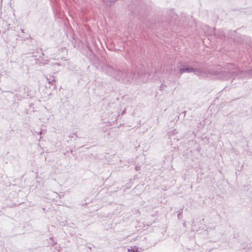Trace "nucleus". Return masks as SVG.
<instances>
[{
    "label": "nucleus",
    "instance_id": "1",
    "mask_svg": "<svg viewBox=\"0 0 252 252\" xmlns=\"http://www.w3.org/2000/svg\"><path fill=\"white\" fill-rule=\"evenodd\" d=\"M214 70H217L220 73H225L224 74L225 76L224 78H217V79H220L222 80H227L228 79H234L237 76L240 74H244L245 72L240 69L239 67H237L234 63H228L225 64L223 67H220L219 65L216 68H214Z\"/></svg>",
    "mask_w": 252,
    "mask_h": 252
},
{
    "label": "nucleus",
    "instance_id": "2",
    "mask_svg": "<svg viewBox=\"0 0 252 252\" xmlns=\"http://www.w3.org/2000/svg\"><path fill=\"white\" fill-rule=\"evenodd\" d=\"M197 75L200 79L209 78H224L225 76V73H220L217 70H214V68H211L205 71H202L199 68H194L192 71ZM226 74L225 73V75Z\"/></svg>",
    "mask_w": 252,
    "mask_h": 252
},
{
    "label": "nucleus",
    "instance_id": "3",
    "mask_svg": "<svg viewBox=\"0 0 252 252\" xmlns=\"http://www.w3.org/2000/svg\"><path fill=\"white\" fill-rule=\"evenodd\" d=\"M121 72L120 73L121 77L119 81H122L123 83H127L130 82L135 77V78L138 79L145 73V69H141L138 71L137 75H136L134 71L131 70H126L125 69H121Z\"/></svg>",
    "mask_w": 252,
    "mask_h": 252
},
{
    "label": "nucleus",
    "instance_id": "4",
    "mask_svg": "<svg viewBox=\"0 0 252 252\" xmlns=\"http://www.w3.org/2000/svg\"><path fill=\"white\" fill-rule=\"evenodd\" d=\"M102 70L105 73L113 77L116 80H120L121 78L120 73L121 72L120 68L118 67L114 68L111 65L105 64L102 66Z\"/></svg>",
    "mask_w": 252,
    "mask_h": 252
},
{
    "label": "nucleus",
    "instance_id": "5",
    "mask_svg": "<svg viewBox=\"0 0 252 252\" xmlns=\"http://www.w3.org/2000/svg\"><path fill=\"white\" fill-rule=\"evenodd\" d=\"M194 70V68L192 67H183L180 68V73L182 74L185 72H192Z\"/></svg>",
    "mask_w": 252,
    "mask_h": 252
},
{
    "label": "nucleus",
    "instance_id": "6",
    "mask_svg": "<svg viewBox=\"0 0 252 252\" xmlns=\"http://www.w3.org/2000/svg\"><path fill=\"white\" fill-rule=\"evenodd\" d=\"M47 80H48V83L49 84H51L53 86H54V88L56 86V85H55V83H56V80L55 79V77L54 76H50V78H47Z\"/></svg>",
    "mask_w": 252,
    "mask_h": 252
},
{
    "label": "nucleus",
    "instance_id": "7",
    "mask_svg": "<svg viewBox=\"0 0 252 252\" xmlns=\"http://www.w3.org/2000/svg\"><path fill=\"white\" fill-rule=\"evenodd\" d=\"M39 51H40V55L39 56V58H38V59H36V60H37V61H36V63H37L39 64H43V65H44V64H46V63H45V62H41V61H40V60H39V58H40L41 57V56H43V55H44V54H43V52H42V49H40Z\"/></svg>",
    "mask_w": 252,
    "mask_h": 252
},
{
    "label": "nucleus",
    "instance_id": "8",
    "mask_svg": "<svg viewBox=\"0 0 252 252\" xmlns=\"http://www.w3.org/2000/svg\"><path fill=\"white\" fill-rule=\"evenodd\" d=\"M127 252H141L136 246L131 247L130 249H128Z\"/></svg>",
    "mask_w": 252,
    "mask_h": 252
},
{
    "label": "nucleus",
    "instance_id": "9",
    "mask_svg": "<svg viewBox=\"0 0 252 252\" xmlns=\"http://www.w3.org/2000/svg\"><path fill=\"white\" fill-rule=\"evenodd\" d=\"M177 217H178L179 219H180L182 218V211L179 212V213L178 214Z\"/></svg>",
    "mask_w": 252,
    "mask_h": 252
},
{
    "label": "nucleus",
    "instance_id": "10",
    "mask_svg": "<svg viewBox=\"0 0 252 252\" xmlns=\"http://www.w3.org/2000/svg\"><path fill=\"white\" fill-rule=\"evenodd\" d=\"M73 135H75V136H76V137H77V136L76 135V133H73L72 134H70L68 136V137H69V138H73Z\"/></svg>",
    "mask_w": 252,
    "mask_h": 252
},
{
    "label": "nucleus",
    "instance_id": "11",
    "mask_svg": "<svg viewBox=\"0 0 252 252\" xmlns=\"http://www.w3.org/2000/svg\"><path fill=\"white\" fill-rule=\"evenodd\" d=\"M111 3H114L116 1H117L118 0H108Z\"/></svg>",
    "mask_w": 252,
    "mask_h": 252
},
{
    "label": "nucleus",
    "instance_id": "12",
    "mask_svg": "<svg viewBox=\"0 0 252 252\" xmlns=\"http://www.w3.org/2000/svg\"><path fill=\"white\" fill-rule=\"evenodd\" d=\"M165 85H163V84H161V85L160 86V89L161 90H162V88H163V86H164Z\"/></svg>",
    "mask_w": 252,
    "mask_h": 252
},
{
    "label": "nucleus",
    "instance_id": "13",
    "mask_svg": "<svg viewBox=\"0 0 252 252\" xmlns=\"http://www.w3.org/2000/svg\"><path fill=\"white\" fill-rule=\"evenodd\" d=\"M42 133V131H40L38 133V134H39V135H41Z\"/></svg>",
    "mask_w": 252,
    "mask_h": 252
},
{
    "label": "nucleus",
    "instance_id": "14",
    "mask_svg": "<svg viewBox=\"0 0 252 252\" xmlns=\"http://www.w3.org/2000/svg\"><path fill=\"white\" fill-rule=\"evenodd\" d=\"M21 31L22 32L24 33V30L21 29Z\"/></svg>",
    "mask_w": 252,
    "mask_h": 252
},
{
    "label": "nucleus",
    "instance_id": "15",
    "mask_svg": "<svg viewBox=\"0 0 252 252\" xmlns=\"http://www.w3.org/2000/svg\"><path fill=\"white\" fill-rule=\"evenodd\" d=\"M136 170H138V168L137 167H135Z\"/></svg>",
    "mask_w": 252,
    "mask_h": 252
},
{
    "label": "nucleus",
    "instance_id": "16",
    "mask_svg": "<svg viewBox=\"0 0 252 252\" xmlns=\"http://www.w3.org/2000/svg\"><path fill=\"white\" fill-rule=\"evenodd\" d=\"M56 64H57V65H60V64H59V63H56Z\"/></svg>",
    "mask_w": 252,
    "mask_h": 252
},
{
    "label": "nucleus",
    "instance_id": "17",
    "mask_svg": "<svg viewBox=\"0 0 252 252\" xmlns=\"http://www.w3.org/2000/svg\"><path fill=\"white\" fill-rule=\"evenodd\" d=\"M103 2L104 1V0H102Z\"/></svg>",
    "mask_w": 252,
    "mask_h": 252
}]
</instances>
